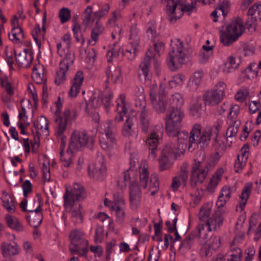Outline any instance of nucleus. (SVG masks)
Returning <instances> with one entry per match:
<instances>
[{
  "label": "nucleus",
  "mask_w": 261,
  "mask_h": 261,
  "mask_svg": "<svg viewBox=\"0 0 261 261\" xmlns=\"http://www.w3.org/2000/svg\"><path fill=\"white\" fill-rule=\"evenodd\" d=\"M3 206L10 213H13L16 210L15 199L5 191H3L1 198Z\"/></svg>",
  "instance_id": "obj_30"
},
{
  "label": "nucleus",
  "mask_w": 261,
  "mask_h": 261,
  "mask_svg": "<svg viewBox=\"0 0 261 261\" xmlns=\"http://www.w3.org/2000/svg\"><path fill=\"white\" fill-rule=\"evenodd\" d=\"M150 120L149 118V112H142L140 114L139 127L141 130L147 134L150 127Z\"/></svg>",
  "instance_id": "obj_43"
},
{
  "label": "nucleus",
  "mask_w": 261,
  "mask_h": 261,
  "mask_svg": "<svg viewBox=\"0 0 261 261\" xmlns=\"http://www.w3.org/2000/svg\"><path fill=\"white\" fill-rule=\"evenodd\" d=\"M113 205L112 206V209L117 208V207H125V203L123 196L119 192H115L113 194Z\"/></svg>",
  "instance_id": "obj_54"
},
{
  "label": "nucleus",
  "mask_w": 261,
  "mask_h": 261,
  "mask_svg": "<svg viewBox=\"0 0 261 261\" xmlns=\"http://www.w3.org/2000/svg\"><path fill=\"white\" fill-rule=\"evenodd\" d=\"M184 104V100L182 96L178 93L172 95L170 99L169 105L172 109H180Z\"/></svg>",
  "instance_id": "obj_51"
},
{
  "label": "nucleus",
  "mask_w": 261,
  "mask_h": 261,
  "mask_svg": "<svg viewBox=\"0 0 261 261\" xmlns=\"http://www.w3.org/2000/svg\"><path fill=\"white\" fill-rule=\"evenodd\" d=\"M244 22L239 17L232 19L227 25L226 30L222 32L220 40L225 46H229L244 33Z\"/></svg>",
  "instance_id": "obj_4"
},
{
  "label": "nucleus",
  "mask_w": 261,
  "mask_h": 261,
  "mask_svg": "<svg viewBox=\"0 0 261 261\" xmlns=\"http://www.w3.org/2000/svg\"><path fill=\"white\" fill-rule=\"evenodd\" d=\"M213 167L214 166L209 162H206L204 166L199 169V171L191 175L190 179V186L193 188H195L198 185L203 183L208 173Z\"/></svg>",
  "instance_id": "obj_14"
},
{
  "label": "nucleus",
  "mask_w": 261,
  "mask_h": 261,
  "mask_svg": "<svg viewBox=\"0 0 261 261\" xmlns=\"http://www.w3.org/2000/svg\"><path fill=\"white\" fill-rule=\"evenodd\" d=\"M145 164H141L139 168L140 172V184L144 189H146L147 187L149 178V172L147 168L145 167Z\"/></svg>",
  "instance_id": "obj_47"
},
{
  "label": "nucleus",
  "mask_w": 261,
  "mask_h": 261,
  "mask_svg": "<svg viewBox=\"0 0 261 261\" xmlns=\"http://www.w3.org/2000/svg\"><path fill=\"white\" fill-rule=\"evenodd\" d=\"M201 238L203 239V236L200 232V229L198 230L197 227L193 230L185 239L181 242L180 248H183L186 250H189L191 248L196 239Z\"/></svg>",
  "instance_id": "obj_28"
},
{
  "label": "nucleus",
  "mask_w": 261,
  "mask_h": 261,
  "mask_svg": "<svg viewBox=\"0 0 261 261\" xmlns=\"http://www.w3.org/2000/svg\"><path fill=\"white\" fill-rule=\"evenodd\" d=\"M1 248L3 256L6 258L19 254L20 250L19 246L16 243H13V244L3 243Z\"/></svg>",
  "instance_id": "obj_31"
},
{
  "label": "nucleus",
  "mask_w": 261,
  "mask_h": 261,
  "mask_svg": "<svg viewBox=\"0 0 261 261\" xmlns=\"http://www.w3.org/2000/svg\"><path fill=\"white\" fill-rule=\"evenodd\" d=\"M55 131L56 135L62 143V140L66 142L67 138L66 136L64 135V132L67 128V121L66 119H64L62 117L58 115V114L55 115Z\"/></svg>",
  "instance_id": "obj_24"
},
{
  "label": "nucleus",
  "mask_w": 261,
  "mask_h": 261,
  "mask_svg": "<svg viewBox=\"0 0 261 261\" xmlns=\"http://www.w3.org/2000/svg\"><path fill=\"white\" fill-rule=\"evenodd\" d=\"M240 107L238 105H232L229 108V112L227 116V122L239 120L238 116L240 112Z\"/></svg>",
  "instance_id": "obj_56"
},
{
  "label": "nucleus",
  "mask_w": 261,
  "mask_h": 261,
  "mask_svg": "<svg viewBox=\"0 0 261 261\" xmlns=\"http://www.w3.org/2000/svg\"><path fill=\"white\" fill-rule=\"evenodd\" d=\"M201 126L199 124H195L191 131L189 148L193 144L202 145V147L207 146L213 134V128L211 126L205 127L201 132Z\"/></svg>",
  "instance_id": "obj_8"
},
{
  "label": "nucleus",
  "mask_w": 261,
  "mask_h": 261,
  "mask_svg": "<svg viewBox=\"0 0 261 261\" xmlns=\"http://www.w3.org/2000/svg\"><path fill=\"white\" fill-rule=\"evenodd\" d=\"M258 69L255 63H252L242 72V75L247 79H253L257 76Z\"/></svg>",
  "instance_id": "obj_45"
},
{
  "label": "nucleus",
  "mask_w": 261,
  "mask_h": 261,
  "mask_svg": "<svg viewBox=\"0 0 261 261\" xmlns=\"http://www.w3.org/2000/svg\"><path fill=\"white\" fill-rule=\"evenodd\" d=\"M229 124L226 131V136L228 137H232L235 136L238 131V128L241 124L240 120H235L232 122H227Z\"/></svg>",
  "instance_id": "obj_53"
},
{
  "label": "nucleus",
  "mask_w": 261,
  "mask_h": 261,
  "mask_svg": "<svg viewBox=\"0 0 261 261\" xmlns=\"http://www.w3.org/2000/svg\"><path fill=\"white\" fill-rule=\"evenodd\" d=\"M159 189V182L155 175H151L150 179V184L148 187V191L150 192V195L153 196L157 193Z\"/></svg>",
  "instance_id": "obj_58"
},
{
  "label": "nucleus",
  "mask_w": 261,
  "mask_h": 261,
  "mask_svg": "<svg viewBox=\"0 0 261 261\" xmlns=\"http://www.w3.org/2000/svg\"><path fill=\"white\" fill-rule=\"evenodd\" d=\"M247 14L249 18L246 25L249 29L254 28L255 22L257 20H261V5L255 3L249 9Z\"/></svg>",
  "instance_id": "obj_21"
},
{
  "label": "nucleus",
  "mask_w": 261,
  "mask_h": 261,
  "mask_svg": "<svg viewBox=\"0 0 261 261\" xmlns=\"http://www.w3.org/2000/svg\"><path fill=\"white\" fill-rule=\"evenodd\" d=\"M34 126L36 130L37 135L35 136V144L33 146V151L35 152L34 150L35 145H37V147L39 145L40 142V136L41 135L39 131L42 132H47L48 129V122L46 118L43 116H40L36 121L34 122Z\"/></svg>",
  "instance_id": "obj_23"
},
{
  "label": "nucleus",
  "mask_w": 261,
  "mask_h": 261,
  "mask_svg": "<svg viewBox=\"0 0 261 261\" xmlns=\"http://www.w3.org/2000/svg\"><path fill=\"white\" fill-rule=\"evenodd\" d=\"M175 160L161 155L159 159V168L160 171L169 169L173 164Z\"/></svg>",
  "instance_id": "obj_48"
},
{
  "label": "nucleus",
  "mask_w": 261,
  "mask_h": 261,
  "mask_svg": "<svg viewBox=\"0 0 261 261\" xmlns=\"http://www.w3.org/2000/svg\"><path fill=\"white\" fill-rule=\"evenodd\" d=\"M16 62L19 67H29L33 60V53L29 51L28 49H24L18 53L15 52Z\"/></svg>",
  "instance_id": "obj_25"
},
{
  "label": "nucleus",
  "mask_w": 261,
  "mask_h": 261,
  "mask_svg": "<svg viewBox=\"0 0 261 261\" xmlns=\"http://www.w3.org/2000/svg\"><path fill=\"white\" fill-rule=\"evenodd\" d=\"M189 56V50L184 46L180 40L176 39L172 41L168 60L169 68L174 70L180 68L186 63Z\"/></svg>",
  "instance_id": "obj_3"
},
{
  "label": "nucleus",
  "mask_w": 261,
  "mask_h": 261,
  "mask_svg": "<svg viewBox=\"0 0 261 261\" xmlns=\"http://www.w3.org/2000/svg\"><path fill=\"white\" fill-rule=\"evenodd\" d=\"M9 39L15 44L22 42L24 38L21 28H12L11 33L8 34Z\"/></svg>",
  "instance_id": "obj_40"
},
{
  "label": "nucleus",
  "mask_w": 261,
  "mask_h": 261,
  "mask_svg": "<svg viewBox=\"0 0 261 261\" xmlns=\"http://www.w3.org/2000/svg\"><path fill=\"white\" fill-rule=\"evenodd\" d=\"M169 136L173 137V140L172 141L173 142H175L177 141L176 145L180 148V151H185V148L188 143V148H189L190 145V139L191 137V135H189L188 133L186 131H179V128L177 129V132L175 134L171 135L170 133H168Z\"/></svg>",
  "instance_id": "obj_19"
},
{
  "label": "nucleus",
  "mask_w": 261,
  "mask_h": 261,
  "mask_svg": "<svg viewBox=\"0 0 261 261\" xmlns=\"http://www.w3.org/2000/svg\"><path fill=\"white\" fill-rule=\"evenodd\" d=\"M138 46L129 43L125 49L123 51V57L129 61L134 60L138 52Z\"/></svg>",
  "instance_id": "obj_46"
},
{
  "label": "nucleus",
  "mask_w": 261,
  "mask_h": 261,
  "mask_svg": "<svg viewBox=\"0 0 261 261\" xmlns=\"http://www.w3.org/2000/svg\"><path fill=\"white\" fill-rule=\"evenodd\" d=\"M99 141L101 148L109 156L116 153L117 151L116 137L100 135Z\"/></svg>",
  "instance_id": "obj_15"
},
{
  "label": "nucleus",
  "mask_w": 261,
  "mask_h": 261,
  "mask_svg": "<svg viewBox=\"0 0 261 261\" xmlns=\"http://www.w3.org/2000/svg\"><path fill=\"white\" fill-rule=\"evenodd\" d=\"M249 95V92L247 88L245 87H242L235 94V99L240 102L244 101Z\"/></svg>",
  "instance_id": "obj_64"
},
{
  "label": "nucleus",
  "mask_w": 261,
  "mask_h": 261,
  "mask_svg": "<svg viewBox=\"0 0 261 261\" xmlns=\"http://www.w3.org/2000/svg\"><path fill=\"white\" fill-rule=\"evenodd\" d=\"M139 29L136 24H133L130 30L129 44L139 46L140 43V37L139 35Z\"/></svg>",
  "instance_id": "obj_49"
},
{
  "label": "nucleus",
  "mask_w": 261,
  "mask_h": 261,
  "mask_svg": "<svg viewBox=\"0 0 261 261\" xmlns=\"http://www.w3.org/2000/svg\"><path fill=\"white\" fill-rule=\"evenodd\" d=\"M176 176L179 177L182 184L186 185L189 176L188 165L186 163L182 164L179 172Z\"/></svg>",
  "instance_id": "obj_57"
},
{
  "label": "nucleus",
  "mask_w": 261,
  "mask_h": 261,
  "mask_svg": "<svg viewBox=\"0 0 261 261\" xmlns=\"http://www.w3.org/2000/svg\"><path fill=\"white\" fill-rule=\"evenodd\" d=\"M66 145V142L63 141V140L62 143H60V160L64 167H68L72 163L73 153L76 151L70 149V147L69 146L67 151L64 152Z\"/></svg>",
  "instance_id": "obj_27"
},
{
  "label": "nucleus",
  "mask_w": 261,
  "mask_h": 261,
  "mask_svg": "<svg viewBox=\"0 0 261 261\" xmlns=\"http://www.w3.org/2000/svg\"><path fill=\"white\" fill-rule=\"evenodd\" d=\"M107 168L105 164L97 162L89 169V174L91 178L97 180H102L106 175Z\"/></svg>",
  "instance_id": "obj_22"
},
{
  "label": "nucleus",
  "mask_w": 261,
  "mask_h": 261,
  "mask_svg": "<svg viewBox=\"0 0 261 261\" xmlns=\"http://www.w3.org/2000/svg\"><path fill=\"white\" fill-rule=\"evenodd\" d=\"M153 55L151 51L148 49L146 53V56L143 61L140 64L139 68V77L141 80L149 82L151 76L149 74V67L151 64V59Z\"/></svg>",
  "instance_id": "obj_18"
},
{
  "label": "nucleus",
  "mask_w": 261,
  "mask_h": 261,
  "mask_svg": "<svg viewBox=\"0 0 261 261\" xmlns=\"http://www.w3.org/2000/svg\"><path fill=\"white\" fill-rule=\"evenodd\" d=\"M203 98L206 105L215 106L219 103L223 99V97L216 92L211 90L206 92L204 94Z\"/></svg>",
  "instance_id": "obj_35"
},
{
  "label": "nucleus",
  "mask_w": 261,
  "mask_h": 261,
  "mask_svg": "<svg viewBox=\"0 0 261 261\" xmlns=\"http://www.w3.org/2000/svg\"><path fill=\"white\" fill-rule=\"evenodd\" d=\"M71 35L69 33H66L62 37V42H60L57 44V51L61 57H63V56L65 55L67 51H69L71 46Z\"/></svg>",
  "instance_id": "obj_32"
},
{
  "label": "nucleus",
  "mask_w": 261,
  "mask_h": 261,
  "mask_svg": "<svg viewBox=\"0 0 261 261\" xmlns=\"http://www.w3.org/2000/svg\"><path fill=\"white\" fill-rule=\"evenodd\" d=\"M84 197L85 193L83 187L76 183L73 184L71 190L69 191L67 189L63 196L64 202H76L84 199Z\"/></svg>",
  "instance_id": "obj_16"
},
{
  "label": "nucleus",
  "mask_w": 261,
  "mask_h": 261,
  "mask_svg": "<svg viewBox=\"0 0 261 261\" xmlns=\"http://www.w3.org/2000/svg\"><path fill=\"white\" fill-rule=\"evenodd\" d=\"M135 106L140 113L148 112L149 110L146 108V100L145 96H141L139 98H135Z\"/></svg>",
  "instance_id": "obj_62"
},
{
  "label": "nucleus",
  "mask_w": 261,
  "mask_h": 261,
  "mask_svg": "<svg viewBox=\"0 0 261 261\" xmlns=\"http://www.w3.org/2000/svg\"><path fill=\"white\" fill-rule=\"evenodd\" d=\"M125 207L119 208L112 209L115 211L116 213V222L117 224H122L125 219L126 214L125 211Z\"/></svg>",
  "instance_id": "obj_63"
},
{
  "label": "nucleus",
  "mask_w": 261,
  "mask_h": 261,
  "mask_svg": "<svg viewBox=\"0 0 261 261\" xmlns=\"http://www.w3.org/2000/svg\"><path fill=\"white\" fill-rule=\"evenodd\" d=\"M36 204V208L28 210L30 214L27 217L29 223L33 227L39 226L41 224L43 218L40 201L34 200V204Z\"/></svg>",
  "instance_id": "obj_17"
},
{
  "label": "nucleus",
  "mask_w": 261,
  "mask_h": 261,
  "mask_svg": "<svg viewBox=\"0 0 261 261\" xmlns=\"http://www.w3.org/2000/svg\"><path fill=\"white\" fill-rule=\"evenodd\" d=\"M1 84L3 88H4L7 94L9 95V97H7L6 99L3 98V100L8 102L10 100V97L13 94L14 91L12 88L11 83L8 81L7 78H1L0 80Z\"/></svg>",
  "instance_id": "obj_52"
},
{
  "label": "nucleus",
  "mask_w": 261,
  "mask_h": 261,
  "mask_svg": "<svg viewBox=\"0 0 261 261\" xmlns=\"http://www.w3.org/2000/svg\"><path fill=\"white\" fill-rule=\"evenodd\" d=\"M184 116V112L180 109H172L169 114V117L166 122V131L171 135L175 134L177 129L180 128L181 120Z\"/></svg>",
  "instance_id": "obj_13"
},
{
  "label": "nucleus",
  "mask_w": 261,
  "mask_h": 261,
  "mask_svg": "<svg viewBox=\"0 0 261 261\" xmlns=\"http://www.w3.org/2000/svg\"><path fill=\"white\" fill-rule=\"evenodd\" d=\"M32 76L34 81L38 84H43L46 81L44 75V67L41 64L34 66Z\"/></svg>",
  "instance_id": "obj_37"
},
{
  "label": "nucleus",
  "mask_w": 261,
  "mask_h": 261,
  "mask_svg": "<svg viewBox=\"0 0 261 261\" xmlns=\"http://www.w3.org/2000/svg\"><path fill=\"white\" fill-rule=\"evenodd\" d=\"M202 77V72L198 71L194 73L190 78L188 86L192 90H196L199 86Z\"/></svg>",
  "instance_id": "obj_44"
},
{
  "label": "nucleus",
  "mask_w": 261,
  "mask_h": 261,
  "mask_svg": "<svg viewBox=\"0 0 261 261\" xmlns=\"http://www.w3.org/2000/svg\"><path fill=\"white\" fill-rule=\"evenodd\" d=\"M85 233L79 229L71 231L69 239L71 244L69 250L72 254L86 256L88 252V241L85 239Z\"/></svg>",
  "instance_id": "obj_6"
},
{
  "label": "nucleus",
  "mask_w": 261,
  "mask_h": 261,
  "mask_svg": "<svg viewBox=\"0 0 261 261\" xmlns=\"http://www.w3.org/2000/svg\"><path fill=\"white\" fill-rule=\"evenodd\" d=\"M134 117H130V116H127L125 122L122 128V133L123 136L125 137H129L132 136L134 134V130L133 129V126L134 125Z\"/></svg>",
  "instance_id": "obj_42"
},
{
  "label": "nucleus",
  "mask_w": 261,
  "mask_h": 261,
  "mask_svg": "<svg viewBox=\"0 0 261 261\" xmlns=\"http://www.w3.org/2000/svg\"><path fill=\"white\" fill-rule=\"evenodd\" d=\"M84 80V74L82 71L76 72L72 81V86L69 91L70 97L73 98L76 97L80 92L81 87Z\"/></svg>",
  "instance_id": "obj_29"
},
{
  "label": "nucleus",
  "mask_w": 261,
  "mask_h": 261,
  "mask_svg": "<svg viewBox=\"0 0 261 261\" xmlns=\"http://www.w3.org/2000/svg\"><path fill=\"white\" fill-rule=\"evenodd\" d=\"M103 25L99 22L96 21L94 27L91 31V39L88 41V43L92 46L95 45L99 39V36L103 33Z\"/></svg>",
  "instance_id": "obj_39"
},
{
  "label": "nucleus",
  "mask_w": 261,
  "mask_h": 261,
  "mask_svg": "<svg viewBox=\"0 0 261 261\" xmlns=\"http://www.w3.org/2000/svg\"><path fill=\"white\" fill-rule=\"evenodd\" d=\"M32 36L36 43L39 46L41 40L44 39V31L42 32L40 27L38 25H36L32 31Z\"/></svg>",
  "instance_id": "obj_59"
},
{
  "label": "nucleus",
  "mask_w": 261,
  "mask_h": 261,
  "mask_svg": "<svg viewBox=\"0 0 261 261\" xmlns=\"http://www.w3.org/2000/svg\"><path fill=\"white\" fill-rule=\"evenodd\" d=\"M231 193L230 187L225 186L222 188L216 204L218 207H222L229 200Z\"/></svg>",
  "instance_id": "obj_38"
},
{
  "label": "nucleus",
  "mask_w": 261,
  "mask_h": 261,
  "mask_svg": "<svg viewBox=\"0 0 261 261\" xmlns=\"http://www.w3.org/2000/svg\"><path fill=\"white\" fill-rule=\"evenodd\" d=\"M252 183L251 182L246 183L242 190L241 194L240 196V201L239 202V208L240 211L243 210L246 202L249 197L251 191L252 189Z\"/></svg>",
  "instance_id": "obj_33"
},
{
  "label": "nucleus",
  "mask_w": 261,
  "mask_h": 261,
  "mask_svg": "<svg viewBox=\"0 0 261 261\" xmlns=\"http://www.w3.org/2000/svg\"><path fill=\"white\" fill-rule=\"evenodd\" d=\"M63 56L64 58L60 61L59 66L69 69V66L73 63V55L67 51Z\"/></svg>",
  "instance_id": "obj_61"
},
{
  "label": "nucleus",
  "mask_w": 261,
  "mask_h": 261,
  "mask_svg": "<svg viewBox=\"0 0 261 261\" xmlns=\"http://www.w3.org/2000/svg\"><path fill=\"white\" fill-rule=\"evenodd\" d=\"M182 153L183 151H180V148L176 145V143L171 141L166 143L162 149L161 155L175 160L177 156Z\"/></svg>",
  "instance_id": "obj_26"
},
{
  "label": "nucleus",
  "mask_w": 261,
  "mask_h": 261,
  "mask_svg": "<svg viewBox=\"0 0 261 261\" xmlns=\"http://www.w3.org/2000/svg\"><path fill=\"white\" fill-rule=\"evenodd\" d=\"M64 206L66 212L70 214L71 221L75 224H81L84 221V214L82 205L76 202H64Z\"/></svg>",
  "instance_id": "obj_12"
},
{
  "label": "nucleus",
  "mask_w": 261,
  "mask_h": 261,
  "mask_svg": "<svg viewBox=\"0 0 261 261\" xmlns=\"http://www.w3.org/2000/svg\"><path fill=\"white\" fill-rule=\"evenodd\" d=\"M94 144L93 137L89 136L85 130H75L71 134L69 146L70 149L78 151L86 147L91 149Z\"/></svg>",
  "instance_id": "obj_7"
},
{
  "label": "nucleus",
  "mask_w": 261,
  "mask_h": 261,
  "mask_svg": "<svg viewBox=\"0 0 261 261\" xmlns=\"http://www.w3.org/2000/svg\"><path fill=\"white\" fill-rule=\"evenodd\" d=\"M112 97L113 93L109 88H107L104 91L95 90L92 92L89 100L86 101L84 111L88 113L90 108H97L103 105L108 112L111 106Z\"/></svg>",
  "instance_id": "obj_5"
},
{
  "label": "nucleus",
  "mask_w": 261,
  "mask_h": 261,
  "mask_svg": "<svg viewBox=\"0 0 261 261\" xmlns=\"http://www.w3.org/2000/svg\"><path fill=\"white\" fill-rule=\"evenodd\" d=\"M150 99L153 109L157 113L165 112L169 103L164 90H158L157 86L153 85L150 89Z\"/></svg>",
  "instance_id": "obj_10"
},
{
  "label": "nucleus",
  "mask_w": 261,
  "mask_h": 261,
  "mask_svg": "<svg viewBox=\"0 0 261 261\" xmlns=\"http://www.w3.org/2000/svg\"><path fill=\"white\" fill-rule=\"evenodd\" d=\"M68 69L59 66V70L57 71L55 82L57 85L63 84L66 80V74Z\"/></svg>",
  "instance_id": "obj_50"
},
{
  "label": "nucleus",
  "mask_w": 261,
  "mask_h": 261,
  "mask_svg": "<svg viewBox=\"0 0 261 261\" xmlns=\"http://www.w3.org/2000/svg\"><path fill=\"white\" fill-rule=\"evenodd\" d=\"M211 206L208 204H204L200 209L198 214L199 219L201 221H203L201 223H205L206 220L208 219V217L211 214Z\"/></svg>",
  "instance_id": "obj_55"
},
{
  "label": "nucleus",
  "mask_w": 261,
  "mask_h": 261,
  "mask_svg": "<svg viewBox=\"0 0 261 261\" xmlns=\"http://www.w3.org/2000/svg\"><path fill=\"white\" fill-rule=\"evenodd\" d=\"M5 219L7 225L12 229L17 232L23 231L24 227L17 218L7 214L5 216Z\"/></svg>",
  "instance_id": "obj_36"
},
{
  "label": "nucleus",
  "mask_w": 261,
  "mask_h": 261,
  "mask_svg": "<svg viewBox=\"0 0 261 261\" xmlns=\"http://www.w3.org/2000/svg\"><path fill=\"white\" fill-rule=\"evenodd\" d=\"M116 102V111L117 114L115 116V121L119 122L123 120V117L126 115L127 110L125 95L121 94ZM100 128L101 130L99 132L100 135L116 137L118 127L116 122L107 120L101 124Z\"/></svg>",
  "instance_id": "obj_2"
},
{
  "label": "nucleus",
  "mask_w": 261,
  "mask_h": 261,
  "mask_svg": "<svg viewBox=\"0 0 261 261\" xmlns=\"http://www.w3.org/2000/svg\"><path fill=\"white\" fill-rule=\"evenodd\" d=\"M241 61L233 56L228 57L227 60L223 64V71L226 73L231 72L239 66Z\"/></svg>",
  "instance_id": "obj_34"
},
{
  "label": "nucleus",
  "mask_w": 261,
  "mask_h": 261,
  "mask_svg": "<svg viewBox=\"0 0 261 261\" xmlns=\"http://www.w3.org/2000/svg\"><path fill=\"white\" fill-rule=\"evenodd\" d=\"M107 80L112 83H116L121 77V69L120 67L111 68L109 67L106 71Z\"/></svg>",
  "instance_id": "obj_41"
},
{
  "label": "nucleus",
  "mask_w": 261,
  "mask_h": 261,
  "mask_svg": "<svg viewBox=\"0 0 261 261\" xmlns=\"http://www.w3.org/2000/svg\"><path fill=\"white\" fill-rule=\"evenodd\" d=\"M129 202L132 210H136L140 204L141 191L137 183H133L129 186Z\"/></svg>",
  "instance_id": "obj_20"
},
{
  "label": "nucleus",
  "mask_w": 261,
  "mask_h": 261,
  "mask_svg": "<svg viewBox=\"0 0 261 261\" xmlns=\"http://www.w3.org/2000/svg\"><path fill=\"white\" fill-rule=\"evenodd\" d=\"M185 81V76L182 74H178L172 77L169 81V86L171 88H175L177 86H181Z\"/></svg>",
  "instance_id": "obj_60"
},
{
  "label": "nucleus",
  "mask_w": 261,
  "mask_h": 261,
  "mask_svg": "<svg viewBox=\"0 0 261 261\" xmlns=\"http://www.w3.org/2000/svg\"><path fill=\"white\" fill-rule=\"evenodd\" d=\"M223 218L220 214H216L212 217L206 220L205 223H200L196 226L197 229H200V232L203 236V240H207L210 237L209 233L213 230H216L222 224Z\"/></svg>",
  "instance_id": "obj_11"
},
{
  "label": "nucleus",
  "mask_w": 261,
  "mask_h": 261,
  "mask_svg": "<svg viewBox=\"0 0 261 261\" xmlns=\"http://www.w3.org/2000/svg\"><path fill=\"white\" fill-rule=\"evenodd\" d=\"M163 4L166 5L167 19L171 23H174L179 19L184 12L190 13L193 11L196 4L194 1L191 4H187V0H161Z\"/></svg>",
  "instance_id": "obj_1"
},
{
  "label": "nucleus",
  "mask_w": 261,
  "mask_h": 261,
  "mask_svg": "<svg viewBox=\"0 0 261 261\" xmlns=\"http://www.w3.org/2000/svg\"><path fill=\"white\" fill-rule=\"evenodd\" d=\"M162 124H157L151 131L146 139V144L148 147V158L153 161L157 156L158 146L163 134Z\"/></svg>",
  "instance_id": "obj_9"
}]
</instances>
